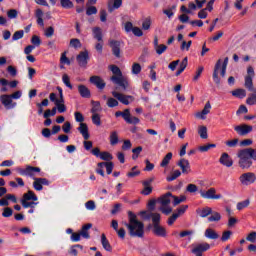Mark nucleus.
Segmentation results:
<instances>
[{
    "label": "nucleus",
    "instance_id": "f257e3e1",
    "mask_svg": "<svg viewBox=\"0 0 256 256\" xmlns=\"http://www.w3.org/2000/svg\"><path fill=\"white\" fill-rule=\"evenodd\" d=\"M129 223H126V227L129 231L130 237L143 238L145 235V224L137 220L135 213L128 211Z\"/></svg>",
    "mask_w": 256,
    "mask_h": 256
},
{
    "label": "nucleus",
    "instance_id": "f03ea898",
    "mask_svg": "<svg viewBox=\"0 0 256 256\" xmlns=\"http://www.w3.org/2000/svg\"><path fill=\"white\" fill-rule=\"evenodd\" d=\"M110 71L113 73V76L110 77V81L121 87L123 91H127V88L129 87V81L123 76L121 68H119L117 65H111Z\"/></svg>",
    "mask_w": 256,
    "mask_h": 256
},
{
    "label": "nucleus",
    "instance_id": "7ed1b4c3",
    "mask_svg": "<svg viewBox=\"0 0 256 256\" xmlns=\"http://www.w3.org/2000/svg\"><path fill=\"white\" fill-rule=\"evenodd\" d=\"M74 116L76 123H80L77 131H79L85 141H88L91 135L89 134V126H87V123H83V121H85V117L81 112H75Z\"/></svg>",
    "mask_w": 256,
    "mask_h": 256
},
{
    "label": "nucleus",
    "instance_id": "20e7f679",
    "mask_svg": "<svg viewBox=\"0 0 256 256\" xmlns=\"http://www.w3.org/2000/svg\"><path fill=\"white\" fill-rule=\"evenodd\" d=\"M250 154L247 153V150L241 149L238 151L237 157L239 159L238 165L240 169H250L251 165H253V160L249 156Z\"/></svg>",
    "mask_w": 256,
    "mask_h": 256
},
{
    "label": "nucleus",
    "instance_id": "39448f33",
    "mask_svg": "<svg viewBox=\"0 0 256 256\" xmlns=\"http://www.w3.org/2000/svg\"><path fill=\"white\" fill-rule=\"evenodd\" d=\"M16 171L22 177H34L35 173H41V168L27 165L25 169L18 167Z\"/></svg>",
    "mask_w": 256,
    "mask_h": 256
},
{
    "label": "nucleus",
    "instance_id": "423d86ee",
    "mask_svg": "<svg viewBox=\"0 0 256 256\" xmlns=\"http://www.w3.org/2000/svg\"><path fill=\"white\" fill-rule=\"evenodd\" d=\"M0 103L7 111H10L11 109H15L17 107V102L13 101V98H11L10 94L0 95Z\"/></svg>",
    "mask_w": 256,
    "mask_h": 256
},
{
    "label": "nucleus",
    "instance_id": "0eeeda50",
    "mask_svg": "<svg viewBox=\"0 0 256 256\" xmlns=\"http://www.w3.org/2000/svg\"><path fill=\"white\" fill-rule=\"evenodd\" d=\"M216 193L217 190L215 188H209L207 191L200 190V197L202 199H223V195Z\"/></svg>",
    "mask_w": 256,
    "mask_h": 256
},
{
    "label": "nucleus",
    "instance_id": "6e6552de",
    "mask_svg": "<svg viewBox=\"0 0 256 256\" xmlns=\"http://www.w3.org/2000/svg\"><path fill=\"white\" fill-rule=\"evenodd\" d=\"M210 249H211V245L205 242V243L197 244L196 246H194L192 249V253L195 256H203V253H205V251H209Z\"/></svg>",
    "mask_w": 256,
    "mask_h": 256
},
{
    "label": "nucleus",
    "instance_id": "1a4fd4ad",
    "mask_svg": "<svg viewBox=\"0 0 256 256\" xmlns=\"http://www.w3.org/2000/svg\"><path fill=\"white\" fill-rule=\"evenodd\" d=\"M109 47L112 49V55L117 59H121V41L110 40Z\"/></svg>",
    "mask_w": 256,
    "mask_h": 256
},
{
    "label": "nucleus",
    "instance_id": "9d476101",
    "mask_svg": "<svg viewBox=\"0 0 256 256\" xmlns=\"http://www.w3.org/2000/svg\"><path fill=\"white\" fill-rule=\"evenodd\" d=\"M124 29L126 31V33H133V35H135V37H143V30H141V28L135 26L133 27V23L132 22H126L124 25Z\"/></svg>",
    "mask_w": 256,
    "mask_h": 256
},
{
    "label": "nucleus",
    "instance_id": "9b49d317",
    "mask_svg": "<svg viewBox=\"0 0 256 256\" xmlns=\"http://www.w3.org/2000/svg\"><path fill=\"white\" fill-rule=\"evenodd\" d=\"M234 131H236L240 137H245V135H249V133L253 131V126L247 124L237 125L234 127Z\"/></svg>",
    "mask_w": 256,
    "mask_h": 256
},
{
    "label": "nucleus",
    "instance_id": "f8f14e48",
    "mask_svg": "<svg viewBox=\"0 0 256 256\" xmlns=\"http://www.w3.org/2000/svg\"><path fill=\"white\" fill-rule=\"evenodd\" d=\"M76 61L79 67H87V63H89V51L87 50L81 51L76 56Z\"/></svg>",
    "mask_w": 256,
    "mask_h": 256
},
{
    "label": "nucleus",
    "instance_id": "ddd939ff",
    "mask_svg": "<svg viewBox=\"0 0 256 256\" xmlns=\"http://www.w3.org/2000/svg\"><path fill=\"white\" fill-rule=\"evenodd\" d=\"M256 181L255 173L247 172L240 176V182L242 185H252Z\"/></svg>",
    "mask_w": 256,
    "mask_h": 256
},
{
    "label": "nucleus",
    "instance_id": "4468645a",
    "mask_svg": "<svg viewBox=\"0 0 256 256\" xmlns=\"http://www.w3.org/2000/svg\"><path fill=\"white\" fill-rule=\"evenodd\" d=\"M29 201H39V197H37L35 192H33L32 190H28L26 193L23 194L20 203L21 205H25V203H29Z\"/></svg>",
    "mask_w": 256,
    "mask_h": 256
},
{
    "label": "nucleus",
    "instance_id": "2eb2a0df",
    "mask_svg": "<svg viewBox=\"0 0 256 256\" xmlns=\"http://www.w3.org/2000/svg\"><path fill=\"white\" fill-rule=\"evenodd\" d=\"M112 96L114 99H117V101H120L122 105H129V99H133V96L131 95H124L117 91H112Z\"/></svg>",
    "mask_w": 256,
    "mask_h": 256
},
{
    "label": "nucleus",
    "instance_id": "dca6fc26",
    "mask_svg": "<svg viewBox=\"0 0 256 256\" xmlns=\"http://www.w3.org/2000/svg\"><path fill=\"white\" fill-rule=\"evenodd\" d=\"M89 81L92 85H95V87L100 90L105 89L107 85V83H105V80H103V78H101L100 76H91Z\"/></svg>",
    "mask_w": 256,
    "mask_h": 256
},
{
    "label": "nucleus",
    "instance_id": "f3484780",
    "mask_svg": "<svg viewBox=\"0 0 256 256\" xmlns=\"http://www.w3.org/2000/svg\"><path fill=\"white\" fill-rule=\"evenodd\" d=\"M177 165H178V167H180V169L182 170V173L184 175L191 173V164L189 163V160H187L185 158H181L177 162Z\"/></svg>",
    "mask_w": 256,
    "mask_h": 256
},
{
    "label": "nucleus",
    "instance_id": "a211bd4d",
    "mask_svg": "<svg viewBox=\"0 0 256 256\" xmlns=\"http://www.w3.org/2000/svg\"><path fill=\"white\" fill-rule=\"evenodd\" d=\"M221 69V59H219L214 67L212 79L216 85H221V79L219 78V70Z\"/></svg>",
    "mask_w": 256,
    "mask_h": 256
},
{
    "label": "nucleus",
    "instance_id": "6ab92c4d",
    "mask_svg": "<svg viewBox=\"0 0 256 256\" xmlns=\"http://www.w3.org/2000/svg\"><path fill=\"white\" fill-rule=\"evenodd\" d=\"M219 163H221V165H224V167H233V159L231 158V156H229L227 152L222 153L219 159Z\"/></svg>",
    "mask_w": 256,
    "mask_h": 256
},
{
    "label": "nucleus",
    "instance_id": "aec40b11",
    "mask_svg": "<svg viewBox=\"0 0 256 256\" xmlns=\"http://www.w3.org/2000/svg\"><path fill=\"white\" fill-rule=\"evenodd\" d=\"M122 5H123V0H109L107 4L108 12L113 13V11L120 9Z\"/></svg>",
    "mask_w": 256,
    "mask_h": 256
},
{
    "label": "nucleus",
    "instance_id": "412c9836",
    "mask_svg": "<svg viewBox=\"0 0 256 256\" xmlns=\"http://www.w3.org/2000/svg\"><path fill=\"white\" fill-rule=\"evenodd\" d=\"M152 233L156 237H167V229H165V227L161 226V224L153 226Z\"/></svg>",
    "mask_w": 256,
    "mask_h": 256
},
{
    "label": "nucleus",
    "instance_id": "4be33fe9",
    "mask_svg": "<svg viewBox=\"0 0 256 256\" xmlns=\"http://www.w3.org/2000/svg\"><path fill=\"white\" fill-rule=\"evenodd\" d=\"M78 93L83 99H90L91 97V90L83 84L78 85Z\"/></svg>",
    "mask_w": 256,
    "mask_h": 256
},
{
    "label": "nucleus",
    "instance_id": "5701e85b",
    "mask_svg": "<svg viewBox=\"0 0 256 256\" xmlns=\"http://www.w3.org/2000/svg\"><path fill=\"white\" fill-rule=\"evenodd\" d=\"M93 39H96L98 43H103V30L101 27L92 28Z\"/></svg>",
    "mask_w": 256,
    "mask_h": 256
},
{
    "label": "nucleus",
    "instance_id": "b1692460",
    "mask_svg": "<svg viewBox=\"0 0 256 256\" xmlns=\"http://www.w3.org/2000/svg\"><path fill=\"white\" fill-rule=\"evenodd\" d=\"M152 219L153 226L161 225V214L150 212V215L146 216V221Z\"/></svg>",
    "mask_w": 256,
    "mask_h": 256
},
{
    "label": "nucleus",
    "instance_id": "393cba45",
    "mask_svg": "<svg viewBox=\"0 0 256 256\" xmlns=\"http://www.w3.org/2000/svg\"><path fill=\"white\" fill-rule=\"evenodd\" d=\"M93 227V224L88 223L82 226L80 233V236L83 237V239H91V235L89 234V229Z\"/></svg>",
    "mask_w": 256,
    "mask_h": 256
},
{
    "label": "nucleus",
    "instance_id": "a878e982",
    "mask_svg": "<svg viewBox=\"0 0 256 256\" xmlns=\"http://www.w3.org/2000/svg\"><path fill=\"white\" fill-rule=\"evenodd\" d=\"M197 215L201 217L202 219H205V217H209L213 213V209L211 207H204L202 209L196 210Z\"/></svg>",
    "mask_w": 256,
    "mask_h": 256
},
{
    "label": "nucleus",
    "instance_id": "bb28decb",
    "mask_svg": "<svg viewBox=\"0 0 256 256\" xmlns=\"http://www.w3.org/2000/svg\"><path fill=\"white\" fill-rule=\"evenodd\" d=\"M101 243L105 251H108V253H111L113 251V247H111V243H109V240L107 239V236H105V234L101 235Z\"/></svg>",
    "mask_w": 256,
    "mask_h": 256
},
{
    "label": "nucleus",
    "instance_id": "cd10ccee",
    "mask_svg": "<svg viewBox=\"0 0 256 256\" xmlns=\"http://www.w3.org/2000/svg\"><path fill=\"white\" fill-rule=\"evenodd\" d=\"M0 85H2V87H7V85H9V87L11 89H15V87H17V85H19V81L14 80V81L9 82V80L2 78V79H0Z\"/></svg>",
    "mask_w": 256,
    "mask_h": 256
},
{
    "label": "nucleus",
    "instance_id": "c85d7f7f",
    "mask_svg": "<svg viewBox=\"0 0 256 256\" xmlns=\"http://www.w3.org/2000/svg\"><path fill=\"white\" fill-rule=\"evenodd\" d=\"M187 65H189V60L187 57L183 58L182 62L180 63L179 69L176 71L175 75L176 77H179L185 69H187Z\"/></svg>",
    "mask_w": 256,
    "mask_h": 256
},
{
    "label": "nucleus",
    "instance_id": "c756f323",
    "mask_svg": "<svg viewBox=\"0 0 256 256\" xmlns=\"http://www.w3.org/2000/svg\"><path fill=\"white\" fill-rule=\"evenodd\" d=\"M141 175V170H139V166H134L131 170L126 174L129 179H133L135 177H139Z\"/></svg>",
    "mask_w": 256,
    "mask_h": 256
},
{
    "label": "nucleus",
    "instance_id": "7c9ffc66",
    "mask_svg": "<svg viewBox=\"0 0 256 256\" xmlns=\"http://www.w3.org/2000/svg\"><path fill=\"white\" fill-rule=\"evenodd\" d=\"M170 197H173V194L171 192H168L159 199V201H160L161 205H163V207H167V205H169V203H171Z\"/></svg>",
    "mask_w": 256,
    "mask_h": 256
},
{
    "label": "nucleus",
    "instance_id": "2f4dec72",
    "mask_svg": "<svg viewBox=\"0 0 256 256\" xmlns=\"http://www.w3.org/2000/svg\"><path fill=\"white\" fill-rule=\"evenodd\" d=\"M231 93L233 97H238V99H244V97H247V91H245V89L238 88Z\"/></svg>",
    "mask_w": 256,
    "mask_h": 256
},
{
    "label": "nucleus",
    "instance_id": "473e14b6",
    "mask_svg": "<svg viewBox=\"0 0 256 256\" xmlns=\"http://www.w3.org/2000/svg\"><path fill=\"white\" fill-rule=\"evenodd\" d=\"M91 103H92V109L90 112L92 113V115L98 114L99 111H102L101 102L92 100Z\"/></svg>",
    "mask_w": 256,
    "mask_h": 256
},
{
    "label": "nucleus",
    "instance_id": "72a5a7b5",
    "mask_svg": "<svg viewBox=\"0 0 256 256\" xmlns=\"http://www.w3.org/2000/svg\"><path fill=\"white\" fill-rule=\"evenodd\" d=\"M210 112H211V102L208 101L205 104L201 113L199 114L200 119H205V115H209Z\"/></svg>",
    "mask_w": 256,
    "mask_h": 256
},
{
    "label": "nucleus",
    "instance_id": "f704fd0d",
    "mask_svg": "<svg viewBox=\"0 0 256 256\" xmlns=\"http://www.w3.org/2000/svg\"><path fill=\"white\" fill-rule=\"evenodd\" d=\"M205 237H207V239H217L219 237V234L217 232H215V230L211 229V228H207L205 230Z\"/></svg>",
    "mask_w": 256,
    "mask_h": 256
},
{
    "label": "nucleus",
    "instance_id": "c9c22d12",
    "mask_svg": "<svg viewBox=\"0 0 256 256\" xmlns=\"http://www.w3.org/2000/svg\"><path fill=\"white\" fill-rule=\"evenodd\" d=\"M171 159H173V153L169 152L165 155L160 163V167H167L169 165Z\"/></svg>",
    "mask_w": 256,
    "mask_h": 256
},
{
    "label": "nucleus",
    "instance_id": "e433bc0d",
    "mask_svg": "<svg viewBox=\"0 0 256 256\" xmlns=\"http://www.w3.org/2000/svg\"><path fill=\"white\" fill-rule=\"evenodd\" d=\"M244 87H246L248 91H253V77L245 76Z\"/></svg>",
    "mask_w": 256,
    "mask_h": 256
},
{
    "label": "nucleus",
    "instance_id": "4c0bfd02",
    "mask_svg": "<svg viewBox=\"0 0 256 256\" xmlns=\"http://www.w3.org/2000/svg\"><path fill=\"white\" fill-rule=\"evenodd\" d=\"M126 122L128 123V125H139V123H141V120L135 116L131 117L130 113V115H128L126 118Z\"/></svg>",
    "mask_w": 256,
    "mask_h": 256
},
{
    "label": "nucleus",
    "instance_id": "58836bf2",
    "mask_svg": "<svg viewBox=\"0 0 256 256\" xmlns=\"http://www.w3.org/2000/svg\"><path fill=\"white\" fill-rule=\"evenodd\" d=\"M172 198L174 199L173 205L174 207H177V205L184 203V201H187V196L181 195L180 197L172 195Z\"/></svg>",
    "mask_w": 256,
    "mask_h": 256
},
{
    "label": "nucleus",
    "instance_id": "ea45409f",
    "mask_svg": "<svg viewBox=\"0 0 256 256\" xmlns=\"http://www.w3.org/2000/svg\"><path fill=\"white\" fill-rule=\"evenodd\" d=\"M102 161H107V163L113 161V155L107 151H104L100 154L99 157Z\"/></svg>",
    "mask_w": 256,
    "mask_h": 256
},
{
    "label": "nucleus",
    "instance_id": "a19ab883",
    "mask_svg": "<svg viewBox=\"0 0 256 256\" xmlns=\"http://www.w3.org/2000/svg\"><path fill=\"white\" fill-rule=\"evenodd\" d=\"M119 143V135L117 134V131H113L110 134V145L114 146Z\"/></svg>",
    "mask_w": 256,
    "mask_h": 256
},
{
    "label": "nucleus",
    "instance_id": "79ce46f5",
    "mask_svg": "<svg viewBox=\"0 0 256 256\" xmlns=\"http://www.w3.org/2000/svg\"><path fill=\"white\" fill-rule=\"evenodd\" d=\"M208 221L210 223L221 221V214L219 212H213L211 213V216L208 217Z\"/></svg>",
    "mask_w": 256,
    "mask_h": 256
},
{
    "label": "nucleus",
    "instance_id": "37998d69",
    "mask_svg": "<svg viewBox=\"0 0 256 256\" xmlns=\"http://www.w3.org/2000/svg\"><path fill=\"white\" fill-rule=\"evenodd\" d=\"M198 135H200L201 139H207V137H209L207 134V126H199Z\"/></svg>",
    "mask_w": 256,
    "mask_h": 256
},
{
    "label": "nucleus",
    "instance_id": "c03bdc74",
    "mask_svg": "<svg viewBox=\"0 0 256 256\" xmlns=\"http://www.w3.org/2000/svg\"><path fill=\"white\" fill-rule=\"evenodd\" d=\"M60 5L63 9H73L74 7L71 0H60Z\"/></svg>",
    "mask_w": 256,
    "mask_h": 256
},
{
    "label": "nucleus",
    "instance_id": "a18cd8bd",
    "mask_svg": "<svg viewBox=\"0 0 256 256\" xmlns=\"http://www.w3.org/2000/svg\"><path fill=\"white\" fill-rule=\"evenodd\" d=\"M131 110L125 109L123 112L117 111L115 112V117H122L124 121H127L128 115H130Z\"/></svg>",
    "mask_w": 256,
    "mask_h": 256
},
{
    "label": "nucleus",
    "instance_id": "49530a36",
    "mask_svg": "<svg viewBox=\"0 0 256 256\" xmlns=\"http://www.w3.org/2000/svg\"><path fill=\"white\" fill-rule=\"evenodd\" d=\"M106 105L110 109H113L114 107H118L119 106V101H117V99H115V98H111L110 97V98H108Z\"/></svg>",
    "mask_w": 256,
    "mask_h": 256
},
{
    "label": "nucleus",
    "instance_id": "de8ad7c7",
    "mask_svg": "<svg viewBox=\"0 0 256 256\" xmlns=\"http://www.w3.org/2000/svg\"><path fill=\"white\" fill-rule=\"evenodd\" d=\"M215 147H217L216 144H206V145H204V146L198 147V150H199L201 153H207V151H209V149H215Z\"/></svg>",
    "mask_w": 256,
    "mask_h": 256
},
{
    "label": "nucleus",
    "instance_id": "09e8293b",
    "mask_svg": "<svg viewBox=\"0 0 256 256\" xmlns=\"http://www.w3.org/2000/svg\"><path fill=\"white\" fill-rule=\"evenodd\" d=\"M25 35V31L23 30H18L16 31L13 36H12V41H19V39H23Z\"/></svg>",
    "mask_w": 256,
    "mask_h": 256
},
{
    "label": "nucleus",
    "instance_id": "8fccbe9b",
    "mask_svg": "<svg viewBox=\"0 0 256 256\" xmlns=\"http://www.w3.org/2000/svg\"><path fill=\"white\" fill-rule=\"evenodd\" d=\"M178 177H181V171L175 170L171 176H167L166 180L171 183V181H175Z\"/></svg>",
    "mask_w": 256,
    "mask_h": 256
},
{
    "label": "nucleus",
    "instance_id": "3c124183",
    "mask_svg": "<svg viewBox=\"0 0 256 256\" xmlns=\"http://www.w3.org/2000/svg\"><path fill=\"white\" fill-rule=\"evenodd\" d=\"M57 91L59 93V98H56V104L65 103V98L63 97V88L60 86L57 87Z\"/></svg>",
    "mask_w": 256,
    "mask_h": 256
},
{
    "label": "nucleus",
    "instance_id": "603ef678",
    "mask_svg": "<svg viewBox=\"0 0 256 256\" xmlns=\"http://www.w3.org/2000/svg\"><path fill=\"white\" fill-rule=\"evenodd\" d=\"M33 188L35 191H43V184H41L39 178H34Z\"/></svg>",
    "mask_w": 256,
    "mask_h": 256
},
{
    "label": "nucleus",
    "instance_id": "864d4df0",
    "mask_svg": "<svg viewBox=\"0 0 256 256\" xmlns=\"http://www.w3.org/2000/svg\"><path fill=\"white\" fill-rule=\"evenodd\" d=\"M62 81H63L64 85H66V87H68V89H73V85L71 84V80L69 79V75L64 74L62 76Z\"/></svg>",
    "mask_w": 256,
    "mask_h": 256
},
{
    "label": "nucleus",
    "instance_id": "5fc2aeb1",
    "mask_svg": "<svg viewBox=\"0 0 256 256\" xmlns=\"http://www.w3.org/2000/svg\"><path fill=\"white\" fill-rule=\"evenodd\" d=\"M92 123L96 125V127H100L101 125V116L99 114L92 115Z\"/></svg>",
    "mask_w": 256,
    "mask_h": 256
},
{
    "label": "nucleus",
    "instance_id": "6e6d98bb",
    "mask_svg": "<svg viewBox=\"0 0 256 256\" xmlns=\"http://www.w3.org/2000/svg\"><path fill=\"white\" fill-rule=\"evenodd\" d=\"M187 209H189L188 205H182L180 208H177L176 212L174 213L178 215V217H181V215L185 214V211H187Z\"/></svg>",
    "mask_w": 256,
    "mask_h": 256
},
{
    "label": "nucleus",
    "instance_id": "4d7b16f0",
    "mask_svg": "<svg viewBox=\"0 0 256 256\" xmlns=\"http://www.w3.org/2000/svg\"><path fill=\"white\" fill-rule=\"evenodd\" d=\"M187 193H197L199 191V187L195 184H188L186 187Z\"/></svg>",
    "mask_w": 256,
    "mask_h": 256
},
{
    "label": "nucleus",
    "instance_id": "13d9d810",
    "mask_svg": "<svg viewBox=\"0 0 256 256\" xmlns=\"http://www.w3.org/2000/svg\"><path fill=\"white\" fill-rule=\"evenodd\" d=\"M155 51H156L157 55H163V53H165V51H167V45L160 44L159 46H157L155 48Z\"/></svg>",
    "mask_w": 256,
    "mask_h": 256
},
{
    "label": "nucleus",
    "instance_id": "bf43d9fd",
    "mask_svg": "<svg viewBox=\"0 0 256 256\" xmlns=\"http://www.w3.org/2000/svg\"><path fill=\"white\" fill-rule=\"evenodd\" d=\"M249 203L250 201L247 199V200H244L242 202H238L237 203V210L238 211H242V209H245V207H249Z\"/></svg>",
    "mask_w": 256,
    "mask_h": 256
},
{
    "label": "nucleus",
    "instance_id": "052dcab7",
    "mask_svg": "<svg viewBox=\"0 0 256 256\" xmlns=\"http://www.w3.org/2000/svg\"><path fill=\"white\" fill-rule=\"evenodd\" d=\"M245 151L249 154L250 159L256 161V149L253 148H244Z\"/></svg>",
    "mask_w": 256,
    "mask_h": 256
},
{
    "label": "nucleus",
    "instance_id": "680f3d73",
    "mask_svg": "<svg viewBox=\"0 0 256 256\" xmlns=\"http://www.w3.org/2000/svg\"><path fill=\"white\" fill-rule=\"evenodd\" d=\"M141 73V64L134 63L132 65V75H139Z\"/></svg>",
    "mask_w": 256,
    "mask_h": 256
},
{
    "label": "nucleus",
    "instance_id": "e2e57ef3",
    "mask_svg": "<svg viewBox=\"0 0 256 256\" xmlns=\"http://www.w3.org/2000/svg\"><path fill=\"white\" fill-rule=\"evenodd\" d=\"M246 103L247 105H256V94H250L249 97L246 99Z\"/></svg>",
    "mask_w": 256,
    "mask_h": 256
},
{
    "label": "nucleus",
    "instance_id": "0e129e2a",
    "mask_svg": "<svg viewBox=\"0 0 256 256\" xmlns=\"http://www.w3.org/2000/svg\"><path fill=\"white\" fill-rule=\"evenodd\" d=\"M31 43L35 47H39L41 45V38L37 35H33L31 38Z\"/></svg>",
    "mask_w": 256,
    "mask_h": 256
},
{
    "label": "nucleus",
    "instance_id": "69168bd1",
    "mask_svg": "<svg viewBox=\"0 0 256 256\" xmlns=\"http://www.w3.org/2000/svg\"><path fill=\"white\" fill-rule=\"evenodd\" d=\"M70 46L74 47V49H79L81 47V40L77 38H73L70 40Z\"/></svg>",
    "mask_w": 256,
    "mask_h": 256
},
{
    "label": "nucleus",
    "instance_id": "338daca9",
    "mask_svg": "<svg viewBox=\"0 0 256 256\" xmlns=\"http://www.w3.org/2000/svg\"><path fill=\"white\" fill-rule=\"evenodd\" d=\"M86 15L88 17H91V15H97V7L95 6H90L86 9Z\"/></svg>",
    "mask_w": 256,
    "mask_h": 256
},
{
    "label": "nucleus",
    "instance_id": "774afa93",
    "mask_svg": "<svg viewBox=\"0 0 256 256\" xmlns=\"http://www.w3.org/2000/svg\"><path fill=\"white\" fill-rule=\"evenodd\" d=\"M12 215H13V209L12 208H10V207L4 208L3 213H2V217L8 218V217H11Z\"/></svg>",
    "mask_w": 256,
    "mask_h": 256
}]
</instances>
